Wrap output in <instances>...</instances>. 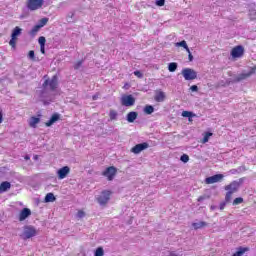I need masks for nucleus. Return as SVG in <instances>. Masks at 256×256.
I'll return each mask as SVG.
<instances>
[{
  "label": "nucleus",
  "instance_id": "nucleus-1",
  "mask_svg": "<svg viewBox=\"0 0 256 256\" xmlns=\"http://www.w3.org/2000/svg\"><path fill=\"white\" fill-rule=\"evenodd\" d=\"M59 87V78L57 75H54L51 79H46L42 84V90L37 91V95L40 98V101L44 103V105H49L51 101H53V97L51 96V92L55 91Z\"/></svg>",
  "mask_w": 256,
  "mask_h": 256
},
{
  "label": "nucleus",
  "instance_id": "nucleus-2",
  "mask_svg": "<svg viewBox=\"0 0 256 256\" xmlns=\"http://www.w3.org/2000/svg\"><path fill=\"white\" fill-rule=\"evenodd\" d=\"M45 0H27L26 7L29 11H37L43 7Z\"/></svg>",
  "mask_w": 256,
  "mask_h": 256
},
{
  "label": "nucleus",
  "instance_id": "nucleus-3",
  "mask_svg": "<svg viewBox=\"0 0 256 256\" xmlns=\"http://www.w3.org/2000/svg\"><path fill=\"white\" fill-rule=\"evenodd\" d=\"M37 235V230L33 226H25L24 231L21 234V238L24 240L31 239V237H35Z\"/></svg>",
  "mask_w": 256,
  "mask_h": 256
},
{
  "label": "nucleus",
  "instance_id": "nucleus-4",
  "mask_svg": "<svg viewBox=\"0 0 256 256\" xmlns=\"http://www.w3.org/2000/svg\"><path fill=\"white\" fill-rule=\"evenodd\" d=\"M181 73L185 81H193L197 78V72L191 68H184Z\"/></svg>",
  "mask_w": 256,
  "mask_h": 256
},
{
  "label": "nucleus",
  "instance_id": "nucleus-5",
  "mask_svg": "<svg viewBox=\"0 0 256 256\" xmlns=\"http://www.w3.org/2000/svg\"><path fill=\"white\" fill-rule=\"evenodd\" d=\"M109 199H111V191L108 190L102 191L97 197L99 205H107V203H109Z\"/></svg>",
  "mask_w": 256,
  "mask_h": 256
},
{
  "label": "nucleus",
  "instance_id": "nucleus-6",
  "mask_svg": "<svg viewBox=\"0 0 256 256\" xmlns=\"http://www.w3.org/2000/svg\"><path fill=\"white\" fill-rule=\"evenodd\" d=\"M103 177H106L108 181H113L117 175V168L115 166H110L102 172Z\"/></svg>",
  "mask_w": 256,
  "mask_h": 256
},
{
  "label": "nucleus",
  "instance_id": "nucleus-7",
  "mask_svg": "<svg viewBox=\"0 0 256 256\" xmlns=\"http://www.w3.org/2000/svg\"><path fill=\"white\" fill-rule=\"evenodd\" d=\"M121 105L123 107H133L135 105V97L133 95H123L121 97Z\"/></svg>",
  "mask_w": 256,
  "mask_h": 256
},
{
  "label": "nucleus",
  "instance_id": "nucleus-8",
  "mask_svg": "<svg viewBox=\"0 0 256 256\" xmlns=\"http://www.w3.org/2000/svg\"><path fill=\"white\" fill-rule=\"evenodd\" d=\"M241 183H243V179H240L239 181L235 180L227 185L225 190L228 191V193H237V191H239V187H241Z\"/></svg>",
  "mask_w": 256,
  "mask_h": 256
},
{
  "label": "nucleus",
  "instance_id": "nucleus-9",
  "mask_svg": "<svg viewBox=\"0 0 256 256\" xmlns=\"http://www.w3.org/2000/svg\"><path fill=\"white\" fill-rule=\"evenodd\" d=\"M244 53H245V48H243V46L239 45L232 49L231 56L234 59H239V57H243Z\"/></svg>",
  "mask_w": 256,
  "mask_h": 256
},
{
  "label": "nucleus",
  "instance_id": "nucleus-10",
  "mask_svg": "<svg viewBox=\"0 0 256 256\" xmlns=\"http://www.w3.org/2000/svg\"><path fill=\"white\" fill-rule=\"evenodd\" d=\"M223 174H215L205 179L207 185H213V183H219L223 179Z\"/></svg>",
  "mask_w": 256,
  "mask_h": 256
},
{
  "label": "nucleus",
  "instance_id": "nucleus-11",
  "mask_svg": "<svg viewBox=\"0 0 256 256\" xmlns=\"http://www.w3.org/2000/svg\"><path fill=\"white\" fill-rule=\"evenodd\" d=\"M149 148V144L147 142L144 143H140L135 145L131 151L132 153H135V155H139V153H141V151H145V149Z\"/></svg>",
  "mask_w": 256,
  "mask_h": 256
},
{
  "label": "nucleus",
  "instance_id": "nucleus-12",
  "mask_svg": "<svg viewBox=\"0 0 256 256\" xmlns=\"http://www.w3.org/2000/svg\"><path fill=\"white\" fill-rule=\"evenodd\" d=\"M69 173H71V168H69V166H64L58 169L57 171L58 179L60 180L65 179L67 175H69Z\"/></svg>",
  "mask_w": 256,
  "mask_h": 256
},
{
  "label": "nucleus",
  "instance_id": "nucleus-13",
  "mask_svg": "<svg viewBox=\"0 0 256 256\" xmlns=\"http://www.w3.org/2000/svg\"><path fill=\"white\" fill-rule=\"evenodd\" d=\"M31 217V209L29 208H24L21 210L20 214H19V221H25V219Z\"/></svg>",
  "mask_w": 256,
  "mask_h": 256
},
{
  "label": "nucleus",
  "instance_id": "nucleus-14",
  "mask_svg": "<svg viewBox=\"0 0 256 256\" xmlns=\"http://www.w3.org/2000/svg\"><path fill=\"white\" fill-rule=\"evenodd\" d=\"M61 119V115L55 113L51 116V118L45 123L46 127H51L54 123Z\"/></svg>",
  "mask_w": 256,
  "mask_h": 256
},
{
  "label": "nucleus",
  "instance_id": "nucleus-15",
  "mask_svg": "<svg viewBox=\"0 0 256 256\" xmlns=\"http://www.w3.org/2000/svg\"><path fill=\"white\" fill-rule=\"evenodd\" d=\"M138 115L139 114L135 111L129 112L127 114L126 120L128 121V123H135V120L137 119Z\"/></svg>",
  "mask_w": 256,
  "mask_h": 256
},
{
  "label": "nucleus",
  "instance_id": "nucleus-16",
  "mask_svg": "<svg viewBox=\"0 0 256 256\" xmlns=\"http://www.w3.org/2000/svg\"><path fill=\"white\" fill-rule=\"evenodd\" d=\"M154 99L157 103H163V101H165V92L157 91Z\"/></svg>",
  "mask_w": 256,
  "mask_h": 256
},
{
  "label": "nucleus",
  "instance_id": "nucleus-17",
  "mask_svg": "<svg viewBox=\"0 0 256 256\" xmlns=\"http://www.w3.org/2000/svg\"><path fill=\"white\" fill-rule=\"evenodd\" d=\"M11 189V183L4 181L0 184V193H6V191H9Z\"/></svg>",
  "mask_w": 256,
  "mask_h": 256
},
{
  "label": "nucleus",
  "instance_id": "nucleus-18",
  "mask_svg": "<svg viewBox=\"0 0 256 256\" xmlns=\"http://www.w3.org/2000/svg\"><path fill=\"white\" fill-rule=\"evenodd\" d=\"M255 73V68H251V70L248 73H243L241 74L238 78L237 81H243V79H247V77H251Z\"/></svg>",
  "mask_w": 256,
  "mask_h": 256
},
{
  "label": "nucleus",
  "instance_id": "nucleus-19",
  "mask_svg": "<svg viewBox=\"0 0 256 256\" xmlns=\"http://www.w3.org/2000/svg\"><path fill=\"white\" fill-rule=\"evenodd\" d=\"M40 122H41V118L33 116L30 118L29 125L33 129H35V127H37L38 123H40Z\"/></svg>",
  "mask_w": 256,
  "mask_h": 256
},
{
  "label": "nucleus",
  "instance_id": "nucleus-20",
  "mask_svg": "<svg viewBox=\"0 0 256 256\" xmlns=\"http://www.w3.org/2000/svg\"><path fill=\"white\" fill-rule=\"evenodd\" d=\"M249 251V248L247 247H239L237 248V251L232 256H243L245 253Z\"/></svg>",
  "mask_w": 256,
  "mask_h": 256
},
{
  "label": "nucleus",
  "instance_id": "nucleus-21",
  "mask_svg": "<svg viewBox=\"0 0 256 256\" xmlns=\"http://www.w3.org/2000/svg\"><path fill=\"white\" fill-rule=\"evenodd\" d=\"M192 227L195 230L203 229V227H207V222H205V221L194 222V223H192Z\"/></svg>",
  "mask_w": 256,
  "mask_h": 256
},
{
  "label": "nucleus",
  "instance_id": "nucleus-22",
  "mask_svg": "<svg viewBox=\"0 0 256 256\" xmlns=\"http://www.w3.org/2000/svg\"><path fill=\"white\" fill-rule=\"evenodd\" d=\"M23 29H21L19 26H16L11 34V37L14 39H17L19 37V35H21Z\"/></svg>",
  "mask_w": 256,
  "mask_h": 256
},
{
  "label": "nucleus",
  "instance_id": "nucleus-23",
  "mask_svg": "<svg viewBox=\"0 0 256 256\" xmlns=\"http://www.w3.org/2000/svg\"><path fill=\"white\" fill-rule=\"evenodd\" d=\"M55 200H56L55 194H53V193L46 194L45 199H44L45 203H53V201H55Z\"/></svg>",
  "mask_w": 256,
  "mask_h": 256
},
{
  "label": "nucleus",
  "instance_id": "nucleus-24",
  "mask_svg": "<svg viewBox=\"0 0 256 256\" xmlns=\"http://www.w3.org/2000/svg\"><path fill=\"white\" fill-rule=\"evenodd\" d=\"M177 67H179L177 62L169 63L168 64V71H170V73H175L177 71Z\"/></svg>",
  "mask_w": 256,
  "mask_h": 256
},
{
  "label": "nucleus",
  "instance_id": "nucleus-25",
  "mask_svg": "<svg viewBox=\"0 0 256 256\" xmlns=\"http://www.w3.org/2000/svg\"><path fill=\"white\" fill-rule=\"evenodd\" d=\"M176 47H183V49H186L187 53H189V46L187 45V41L183 40L181 42L176 43Z\"/></svg>",
  "mask_w": 256,
  "mask_h": 256
},
{
  "label": "nucleus",
  "instance_id": "nucleus-26",
  "mask_svg": "<svg viewBox=\"0 0 256 256\" xmlns=\"http://www.w3.org/2000/svg\"><path fill=\"white\" fill-rule=\"evenodd\" d=\"M154 111L155 108L152 105H146L144 108V113H146V115H151Z\"/></svg>",
  "mask_w": 256,
  "mask_h": 256
},
{
  "label": "nucleus",
  "instance_id": "nucleus-27",
  "mask_svg": "<svg viewBox=\"0 0 256 256\" xmlns=\"http://www.w3.org/2000/svg\"><path fill=\"white\" fill-rule=\"evenodd\" d=\"M105 251L103 250V247H98L94 253V256H104Z\"/></svg>",
  "mask_w": 256,
  "mask_h": 256
},
{
  "label": "nucleus",
  "instance_id": "nucleus-28",
  "mask_svg": "<svg viewBox=\"0 0 256 256\" xmlns=\"http://www.w3.org/2000/svg\"><path fill=\"white\" fill-rule=\"evenodd\" d=\"M182 117H188L189 121H191V117H195V114H193V112L183 111Z\"/></svg>",
  "mask_w": 256,
  "mask_h": 256
},
{
  "label": "nucleus",
  "instance_id": "nucleus-29",
  "mask_svg": "<svg viewBox=\"0 0 256 256\" xmlns=\"http://www.w3.org/2000/svg\"><path fill=\"white\" fill-rule=\"evenodd\" d=\"M117 111H115V110H111L110 111V114H109V117H110V120L111 121H115V120H117Z\"/></svg>",
  "mask_w": 256,
  "mask_h": 256
},
{
  "label": "nucleus",
  "instance_id": "nucleus-30",
  "mask_svg": "<svg viewBox=\"0 0 256 256\" xmlns=\"http://www.w3.org/2000/svg\"><path fill=\"white\" fill-rule=\"evenodd\" d=\"M47 23H49V18H42L38 25L40 27H45V25H47Z\"/></svg>",
  "mask_w": 256,
  "mask_h": 256
},
{
  "label": "nucleus",
  "instance_id": "nucleus-31",
  "mask_svg": "<svg viewBox=\"0 0 256 256\" xmlns=\"http://www.w3.org/2000/svg\"><path fill=\"white\" fill-rule=\"evenodd\" d=\"M211 135H213V133L207 132L205 134V136L203 137L202 143H208L209 142V137H211Z\"/></svg>",
  "mask_w": 256,
  "mask_h": 256
},
{
  "label": "nucleus",
  "instance_id": "nucleus-32",
  "mask_svg": "<svg viewBox=\"0 0 256 256\" xmlns=\"http://www.w3.org/2000/svg\"><path fill=\"white\" fill-rule=\"evenodd\" d=\"M46 41L47 40L45 39L44 36L39 37L38 42H39L40 47H45Z\"/></svg>",
  "mask_w": 256,
  "mask_h": 256
},
{
  "label": "nucleus",
  "instance_id": "nucleus-33",
  "mask_svg": "<svg viewBox=\"0 0 256 256\" xmlns=\"http://www.w3.org/2000/svg\"><path fill=\"white\" fill-rule=\"evenodd\" d=\"M180 161H182V163H189V155L183 154V155L180 157Z\"/></svg>",
  "mask_w": 256,
  "mask_h": 256
},
{
  "label": "nucleus",
  "instance_id": "nucleus-34",
  "mask_svg": "<svg viewBox=\"0 0 256 256\" xmlns=\"http://www.w3.org/2000/svg\"><path fill=\"white\" fill-rule=\"evenodd\" d=\"M232 197H233V193L232 192H227L226 196H225V202L226 203L231 202Z\"/></svg>",
  "mask_w": 256,
  "mask_h": 256
},
{
  "label": "nucleus",
  "instance_id": "nucleus-35",
  "mask_svg": "<svg viewBox=\"0 0 256 256\" xmlns=\"http://www.w3.org/2000/svg\"><path fill=\"white\" fill-rule=\"evenodd\" d=\"M9 45L10 47L15 48V46L17 45V38L11 37V40L9 41Z\"/></svg>",
  "mask_w": 256,
  "mask_h": 256
},
{
  "label": "nucleus",
  "instance_id": "nucleus-36",
  "mask_svg": "<svg viewBox=\"0 0 256 256\" xmlns=\"http://www.w3.org/2000/svg\"><path fill=\"white\" fill-rule=\"evenodd\" d=\"M74 13L73 12H70L68 15H67V22L68 23H73V17H74Z\"/></svg>",
  "mask_w": 256,
  "mask_h": 256
},
{
  "label": "nucleus",
  "instance_id": "nucleus-37",
  "mask_svg": "<svg viewBox=\"0 0 256 256\" xmlns=\"http://www.w3.org/2000/svg\"><path fill=\"white\" fill-rule=\"evenodd\" d=\"M243 203V198L238 197L233 201V205H241Z\"/></svg>",
  "mask_w": 256,
  "mask_h": 256
},
{
  "label": "nucleus",
  "instance_id": "nucleus-38",
  "mask_svg": "<svg viewBox=\"0 0 256 256\" xmlns=\"http://www.w3.org/2000/svg\"><path fill=\"white\" fill-rule=\"evenodd\" d=\"M82 65H83V60H80V61L75 63L74 69H76V70L81 69Z\"/></svg>",
  "mask_w": 256,
  "mask_h": 256
},
{
  "label": "nucleus",
  "instance_id": "nucleus-39",
  "mask_svg": "<svg viewBox=\"0 0 256 256\" xmlns=\"http://www.w3.org/2000/svg\"><path fill=\"white\" fill-rule=\"evenodd\" d=\"M29 59H32V61H35V51L30 50L28 53Z\"/></svg>",
  "mask_w": 256,
  "mask_h": 256
},
{
  "label": "nucleus",
  "instance_id": "nucleus-40",
  "mask_svg": "<svg viewBox=\"0 0 256 256\" xmlns=\"http://www.w3.org/2000/svg\"><path fill=\"white\" fill-rule=\"evenodd\" d=\"M134 75L138 77V79H143V73L139 70L134 71Z\"/></svg>",
  "mask_w": 256,
  "mask_h": 256
},
{
  "label": "nucleus",
  "instance_id": "nucleus-41",
  "mask_svg": "<svg viewBox=\"0 0 256 256\" xmlns=\"http://www.w3.org/2000/svg\"><path fill=\"white\" fill-rule=\"evenodd\" d=\"M249 17H250V19L252 21H254V19H256V12H255V10L249 12Z\"/></svg>",
  "mask_w": 256,
  "mask_h": 256
},
{
  "label": "nucleus",
  "instance_id": "nucleus-42",
  "mask_svg": "<svg viewBox=\"0 0 256 256\" xmlns=\"http://www.w3.org/2000/svg\"><path fill=\"white\" fill-rule=\"evenodd\" d=\"M155 3L157 7H163V5H165V0H156Z\"/></svg>",
  "mask_w": 256,
  "mask_h": 256
},
{
  "label": "nucleus",
  "instance_id": "nucleus-43",
  "mask_svg": "<svg viewBox=\"0 0 256 256\" xmlns=\"http://www.w3.org/2000/svg\"><path fill=\"white\" fill-rule=\"evenodd\" d=\"M77 217L79 219H83V217H85V212H83V210H79L77 213Z\"/></svg>",
  "mask_w": 256,
  "mask_h": 256
},
{
  "label": "nucleus",
  "instance_id": "nucleus-44",
  "mask_svg": "<svg viewBox=\"0 0 256 256\" xmlns=\"http://www.w3.org/2000/svg\"><path fill=\"white\" fill-rule=\"evenodd\" d=\"M39 29H41L40 25H36L32 28V33H37L39 31Z\"/></svg>",
  "mask_w": 256,
  "mask_h": 256
},
{
  "label": "nucleus",
  "instance_id": "nucleus-45",
  "mask_svg": "<svg viewBox=\"0 0 256 256\" xmlns=\"http://www.w3.org/2000/svg\"><path fill=\"white\" fill-rule=\"evenodd\" d=\"M190 90L193 91V92H197V91H199V87H197V85H192L190 87Z\"/></svg>",
  "mask_w": 256,
  "mask_h": 256
},
{
  "label": "nucleus",
  "instance_id": "nucleus-46",
  "mask_svg": "<svg viewBox=\"0 0 256 256\" xmlns=\"http://www.w3.org/2000/svg\"><path fill=\"white\" fill-rule=\"evenodd\" d=\"M225 205H227L226 202L220 203V211H223V209H225Z\"/></svg>",
  "mask_w": 256,
  "mask_h": 256
},
{
  "label": "nucleus",
  "instance_id": "nucleus-47",
  "mask_svg": "<svg viewBox=\"0 0 256 256\" xmlns=\"http://www.w3.org/2000/svg\"><path fill=\"white\" fill-rule=\"evenodd\" d=\"M188 59L189 61H193V54H191V50L188 52Z\"/></svg>",
  "mask_w": 256,
  "mask_h": 256
},
{
  "label": "nucleus",
  "instance_id": "nucleus-48",
  "mask_svg": "<svg viewBox=\"0 0 256 256\" xmlns=\"http://www.w3.org/2000/svg\"><path fill=\"white\" fill-rule=\"evenodd\" d=\"M205 199H207V196H200L198 198V201H199V203H201V201H205Z\"/></svg>",
  "mask_w": 256,
  "mask_h": 256
},
{
  "label": "nucleus",
  "instance_id": "nucleus-49",
  "mask_svg": "<svg viewBox=\"0 0 256 256\" xmlns=\"http://www.w3.org/2000/svg\"><path fill=\"white\" fill-rule=\"evenodd\" d=\"M40 51L43 55H45V46H40Z\"/></svg>",
  "mask_w": 256,
  "mask_h": 256
},
{
  "label": "nucleus",
  "instance_id": "nucleus-50",
  "mask_svg": "<svg viewBox=\"0 0 256 256\" xmlns=\"http://www.w3.org/2000/svg\"><path fill=\"white\" fill-rule=\"evenodd\" d=\"M230 173H231L232 175H235L236 173H238V170H237V169H232V170H230Z\"/></svg>",
  "mask_w": 256,
  "mask_h": 256
},
{
  "label": "nucleus",
  "instance_id": "nucleus-51",
  "mask_svg": "<svg viewBox=\"0 0 256 256\" xmlns=\"http://www.w3.org/2000/svg\"><path fill=\"white\" fill-rule=\"evenodd\" d=\"M3 123V113L0 112V124Z\"/></svg>",
  "mask_w": 256,
  "mask_h": 256
},
{
  "label": "nucleus",
  "instance_id": "nucleus-52",
  "mask_svg": "<svg viewBox=\"0 0 256 256\" xmlns=\"http://www.w3.org/2000/svg\"><path fill=\"white\" fill-rule=\"evenodd\" d=\"M168 256H179V255L175 252H171Z\"/></svg>",
  "mask_w": 256,
  "mask_h": 256
},
{
  "label": "nucleus",
  "instance_id": "nucleus-53",
  "mask_svg": "<svg viewBox=\"0 0 256 256\" xmlns=\"http://www.w3.org/2000/svg\"><path fill=\"white\" fill-rule=\"evenodd\" d=\"M98 97L99 96H97V95L92 96L93 101H97Z\"/></svg>",
  "mask_w": 256,
  "mask_h": 256
},
{
  "label": "nucleus",
  "instance_id": "nucleus-54",
  "mask_svg": "<svg viewBox=\"0 0 256 256\" xmlns=\"http://www.w3.org/2000/svg\"><path fill=\"white\" fill-rule=\"evenodd\" d=\"M25 159H26V161H29V159H30L29 155H26Z\"/></svg>",
  "mask_w": 256,
  "mask_h": 256
},
{
  "label": "nucleus",
  "instance_id": "nucleus-55",
  "mask_svg": "<svg viewBox=\"0 0 256 256\" xmlns=\"http://www.w3.org/2000/svg\"><path fill=\"white\" fill-rule=\"evenodd\" d=\"M211 209H214V207L212 206Z\"/></svg>",
  "mask_w": 256,
  "mask_h": 256
}]
</instances>
